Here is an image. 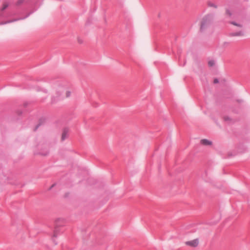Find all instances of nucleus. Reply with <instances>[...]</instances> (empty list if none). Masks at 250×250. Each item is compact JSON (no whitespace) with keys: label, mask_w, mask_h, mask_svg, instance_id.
I'll list each match as a JSON object with an SVG mask.
<instances>
[{"label":"nucleus","mask_w":250,"mask_h":250,"mask_svg":"<svg viewBox=\"0 0 250 250\" xmlns=\"http://www.w3.org/2000/svg\"><path fill=\"white\" fill-rule=\"evenodd\" d=\"M212 17L210 15L204 17L201 22V29H204L209 26L212 22Z\"/></svg>","instance_id":"obj_1"},{"label":"nucleus","mask_w":250,"mask_h":250,"mask_svg":"<svg viewBox=\"0 0 250 250\" xmlns=\"http://www.w3.org/2000/svg\"><path fill=\"white\" fill-rule=\"evenodd\" d=\"M64 91V88L62 87H57L53 92V96L56 98L63 97V94Z\"/></svg>","instance_id":"obj_2"},{"label":"nucleus","mask_w":250,"mask_h":250,"mask_svg":"<svg viewBox=\"0 0 250 250\" xmlns=\"http://www.w3.org/2000/svg\"><path fill=\"white\" fill-rule=\"evenodd\" d=\"M185 244L190 247H196L199 244L198 239H195L192 240L188 241L185 242Z\"/></svg>","instance_id":"obj_3"},{"label":"nucleus","mask_w":250,"mask_h":250,"mask_svg":"<svg viewBox=\"0 0 250 250\" xmlns=\"http://www.w3.org/2000/svg\"><path fill=\"white\" fill-rule=\"evenodd\" d=\"M230 24L236 26L239 28H242L243 27V22L241 21H231Z\"/></svg>","instance_id":"obj_4"},{"label":"nucleus","mask_w":250,"mask_h":250,"mask_svg":"<svg viewBox=\"0 0 250 250\" xmlns=\"http://www.w3.org/2000/svg\"><path fill=\"white\" fill-rule=\"evenodd\" d=\"M200 143L204 146H210L212 145V142L207 139H202L200 141Z\"/></svg>","instance_id":"obj_5"},{"label":"nucleus","mask_w":250,"mask_h":250,"mask_svg":"<svg viewBox=\"0 0 250 250\" xmlns=\"http://www.w3.org/2000/svg\"><path fill=\"white\" fill-rule=\"evenodd\" d=\"M68 136V130L66 129H64L63 130L62 136H61V140L62 141H64Z\"/></svg>","instance_id":"obj_6"},{"label":"nucleus","mask_w":250,"mask_h":250,"mask_svg":"<svg viewBox=\"0 0 250 250\" xmlns=\"http://www.w3.org/2000/svg\"><path fill=\"white\" fill-rule=\"evenodd\" d=\"M207 5L209 7H212L214 8H217V5L216 3H215L214 2L211 1H208L207 2Z\"/></svg>","instance_id":"obj_7"},{"label":"nucleus","mask_w":250,"mask_h":250,"mask_svg":"<svg viewBox=\"0 0 250 250\" xmlns=\"http://www.w3.org/2000/svg\"><path fill=\"white\" fill-rule=\"evenodd\" d=\"M232 35L234 36H243L244 35V32L242 30H241L238 32L233 33Z\"/></svg>","instance_id":"obj_8"},{"label":"nucleus","mask_w":250,"mask_h":250,"mask_svg":"<svg viewBox=\"0 0 250 250\" xmlns=\"http://www.w3.org/2000/svg\"><path fill=\"white\" fill-rule=\"evenodd\" d=\"M225 15L227 18L231 17L232 15V12L230 10L226 9L225 11Z\"/></svg>","instance_id":"obj_9"},{"label":"nucleus","mask_w":250,"mask_h":250,"mask_svg":"<svg viewBox=\"0 0 250 250\" xmlns=\"http://www.w3.org/2000/svg\"><path fill=\"white\" fill-rule=\"evenodd\" d=\"M64 97H65V98H68L71 95V92L68 90H65L64 89Z\"/></svg>","instance_id":"obj_10"},{"label":"nucleus","mask_w":250,"mask_h":250,"mask_svg":"<svg viewBox=\"0 0 250 250\" xmlns=\"http://www.w3.org/2000/svg\"><path fill=\"white\" fill-rule=\"evenodd\" d=\"M214 64V61H209V62H208V65H209L210 66H212Z\"/></svg>","instance_id":"obj_11"},{"label":"nucleus","mask_w":250,"mask_h":250,"mask_svg":"<svg viewBox=\"0 0 250 250\" xmlns=\"http://www.w3.org/2000/svg\"><path fill=\"white\" fill-rule=\"evenodd\" d=\"M7 5L6 4H4L3 5V7L2 8V10H4V9H5L6 7H7Z\"/></svg>","instance_id":"obj_12"},{"label":"nucleus","mask_w":250,"mask_h":250,"mask_svg":"<svg viewBox=\"0 0 250 250\" xmlns=\"http://www.w3.org/2000/svg\"><path fill=\"white\" fill-rule=\"evenodd\" d=\"M225 120H230V119H229V117H225Z\"/></svg>","instance_id":"obj_13"},{"label":"nucleus","mask_w":250,"mask_h":250,"mask_svg":"<svg viewBox=\"0 0 250 250\" xmlns=\"http://www.w3.org/2000/svg\"><path fill=\"white\" fill-rule=\"evenodd\" d=\"M217 82L218 81L217 80H214V83H217Z\"/></svg>","instance_id":"obj_14"}]
</instances>
